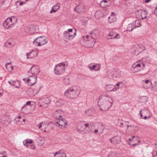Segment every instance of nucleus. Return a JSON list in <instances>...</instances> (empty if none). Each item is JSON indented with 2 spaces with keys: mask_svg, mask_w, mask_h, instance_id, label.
<instances>
[{
  "mask_svg": "<svg viewBox=\"0 0 157 157\" xmlns=\"http://www.w3.org/2000/svg\"><path fill=\"white\" fill-rule=\"evenodd\" d=\"M11 42H6V43L5 44V45L6 46H7V47H8V46L9 45H11Z\"/></svg>",
  "mask_w": 157,
  "mask_h": 157,
  "instance_id": "nucleus-48",
  "label": "nucleus"
},
{
  "mask_svg": "<svg viewBox=\"0 0 157 157\" xmlns=\"http://www.w3.org/2000/svg\"><path fill=\"white\" fill-rule=\"evenodd\" d=\"M108 157H118V155L116 152L111 151L109 153Z\"/></svg>",
  "mask_w": 157,
  "mask_h": 157,
  "instance_id": "nucleus-33",
  "label": "nucleus"
},
{
  "mask_svg": "<svg viewBox=\"0 0 157 157\" xmlns=\"http://www.w3.org/2000/svg\"><path fill=\"white\" fill-rule=\"evenodd\" d=\"M5 0H0V2L3 3Z\"/></svg>",
  "mask_w": 157,
  "mask_h": 157,
  "instance_id": "nucleus-62",
  "label": "nucleus"
},
{
  "mask_svg": "<svg viewBox=\"0 0 157 157\" xmlns=\"http://www.w3.org/2000/svg\"><path fill=\"white\" fill-rule=\"evenodd\" d=\"M149 82V80H147L145 81V82L146 84H147Z\"/></svg>",
  "mask_w": 157,
  "mask_h": 157,
  "instance_id": "nucleus-57",
  "label": "nucleus"
},
{
  "mask_svg": "<svg viewBox=\"0 0 157 157\" xmlns=\"http://www.w3.org/2000/svg\"><path fill=\"white\" fill-rule=\"evenodd\" d=\"M62 113L63 112L61 110H57L53 113V116L56 119L62 117Z\"/></svg>",
  "mask_w": 157,
  "mask_h": 157,
  "instance_id": "nucleus-20",
  "label": "nucleus"
},
{
  "mask_svg": "<svg viewBox=\"0 0 157 157\" xmlns=\"http://www.w3.org/2000/svg\"><path fill=\"white\" fill-rule=\"evenodd\" d=\"M44 143V139L43 138H40L39 142V145L42 146Z\"/></svg>",
  "mask_w": 157,
  "mask_h": 157,
  "instance_id": "nucleus-39",
  "label": "nucleus"
},
{
  "mask_svg": "<svg viewBox=\"0 0 157 157\" xmlns=\"http://www.w3.org/2000/svg\"><path fill=\"white\" fill-rule=\"evenodd\" d=\"M107 1L106 0H103L100 3V5L101 6H104L103 5V3L106 4L107 3Z\"/></svg>",
  "mask_w": 157,
  "mask_h": 157,
  "instance_id": "nucleus-42",
  "label": "nucleus"
},
{
  "mask_svg": "<svg viewBox=\"0 0 157 157\" xmlns=\"http://www.w3.org/2000/svg\"><path fill=\"white\" fill-rule=\"evenodd\" d=\"M136 139V140H137V137H136L134 136H132V138H129V140L130 141H132L134 140V139Z\"/></svg>",
  "mask_w": 157,
  "mask_h": 157,
  "instance_id": "nucleus-46",
  "label": "nucleus"
},
{
  "mask_svg": "<svg viewBox=\"0 0 157 157\" xmlns=\"http://www.w3.org/2000/svg\"><path fill=\"white\" fill-rule=\"evenodd\" d=\"M102 14L100 11H97L95 13L94 16L97 19H98L102 16Z\"/></svg>",
  "mask_w": 157,
  "mask_h": 157,
  "instance_id": "nucleus-31",
  "label": "nucleus"
},
{
  "mask_svg": "<svg viewBox=\"0 0 157 157\" xmlns=\"http://www.w3.org/2000/svg\"><path fill=\"white\" fill-rule=\"evenodd\" d=\"M113 139L114 140V144H117L120 143V138L118 136H115L113 137Z\"/></svg>",
  "mask_w": 157,
  "mask_h": 157,
  "instance_id": "nucleus-36",
  "label": "nucleus"
},
{
  "mask_svg": "<svg viewBox=\"0 0 157 157\" xmlns=\"http://www.w3.org/2000/svg\"><path fill=\"white\" fill-rule=\"evenodd\" d=\"M147 13L145 10H139L136 12V17L138 19H144L147 17Z\"/></svg>",
  "mask_w": 157,
  "mask_h": 157,
  "instance_id": "nucleus-10",
  "label": "nucleus"
},
{
  "mask_svg": "<svg viewBox=\"0 0 157 157\" xmlns=\"http://www.w3.org/2000/svg\"><path fill=\"white\" fill-rule=\"evenodd\" d=\"M60 3H57L55 5H54L52 8L50 13H52L56 12L60 8Z\"/></svg>",
  "mask_w": 157,
  "mask_h": 157,
  "instance_id": "nucleus-21",
  "label": "nucleus"
},
{
  "mask_svg": "<svg viewBox=\"0 0 157 157\" xmlns=\"http://www.w3.org/2000/svg\"><path fill=\"white\" fill-rule=\"evenodd\" d=\"M105 89L107 92L114 91L116 90L115 86L111 84L106 85L105 87Z\"/></svg>",
  "mask_w": 157,
  "mask_h": 157,
  "instance_id": "nucleus-19",
  "label": "nucleus"
},
{
  "mask_svg": "<svg viewBox=\"0 0 157 157\" xmlns=\"http://www.w3.org/2000/svg\"><path fill=\"white\" fill-rule=\"evenodd\" d=\"M80 91L78 87L72 86L68 88L64 92L65 95L71 98H77L80 94Z\"/></svg>",
  "mask_w": 157,
  "mask_h": 157,
  "instance_id": "nucleus-2",
  "label": "nucleus"
},
{
  "mask_svg": "<svg viewBox=\"0 0 157 157\" xmlns=\"http://www.w3.org/2000/svg\"><path fill=\"white\" fill-rule=\"evenodd\" d=\"M67 66V65L64 62L57 64L55 66L54 70L55 73L56 75L62 74L65 72V68Z\"/></svg>",
  "mask_w": 157,
  "mask_h": 157,
  "instance_id": "nucleus-4",
  "label": "nucleus"
},
{
  "mask_svg": "<svg viewBox=\"0 0 157 157\" xmlns=\"http://www.w3.org/2000/svg\"><path fill=\"white\" fill-rule=\"evenodd\" d=\"M109 140L111 142V143H112V144H114V140H113V137L111 138V139H109Z\"/></svg>",
  "mask_w": 157,
  "mask_h": 157,
  "instance_id": "nucleus-49",
  "label": "nucleus"
},
{
  "mask_svg": "<svg viewBox=\"0 0 157 157\" xmlns=\"http://www.w3.org/2000/svg\"><path fill=\"white\" fill-rule=\"evenodd\" d=\"M94 132L95 133H97V132H98V129H95V130L94 131Z\"/></svg>",
  "mask_w": 157,
  "mask_h": 157,
  "instance_id": "nucleus-55",
  "label": "nucleus"
},
{
  "mask_svg": "<svg viewBox=\"0 0 157 157\" xmlns=\"http://www.w3.org/2000/svg\"><path fill=\"white\" fill-rule=\"evenodd\" d=\"M13 69V67L11 65V67H10V71H11Z\"/></svg>",
  "mask_w": 157,
  "mask_h": 157,
  "instance_id": "nucleus-59",
  "label": "nucleus"
},
{
  "mask_svg": "<svg viewBox=\"0 0 157 157\" xmlns=\"http://www.w3.org/2000/svg\"><path fill=\"white\" fill-rule=\"evenodd\" d=\"M68 32L70 33V40H72L75 37L76 35V31L75 30L73 31V29H68Z\"/></svg>",
  "mask_w": 157,
  "mask_h": 157,
  "instance_id": "nucleus-25",
  "label": "nucleus"
},
{
  "mask_svg": "<svg viewBox=\"0 0 157 157\" xmlns=\"http://www.w3.org/2000/svg\"><path fill=\"white\" fill-rule=\"evenodd\" d=\"M11 63H6V69L8 70L9 71H10V67L11 66Z\"/></svg>",
  "mask_w": 157,
  "mask_h": 157,
  "instance_id": "nucleus-37",
  "label": "nucleus"
},
{
  "mask_svg": "<svg viewBox=\"0 0 157 157\" xmlns=\"http://www.w3.org/2000/svg\"><path fill=\"white\" fill-rule=\"evenodd\" d=\"M38 28L37 26L30 25L25 27V31L27 33L32 34L37 32Z\"/></svg>",
  "mask_w": 157,
  "mask_h": 157,
  "instance_id": "nucleus-9",
  "label": "nucleus"
},
{
  "mask_svg": "<svg viewBox=\"0 0 157 157\" xmlns=\"http://www.w3.org/2000/svg\"><path fill=\"white\" fill-rule=\"evenodd\" d=\"M97 65H98L96 66V67H97V68L95 70V71H99L101 69V64H97Z\"/></svg>",
  "mask_w": 157,
  "mask_h": 157,
  "instance_id": "nucleus-41",
  "label": "nucleus"
},
{
  "mask_svg": "<svg viewBox=\"0 0 157 157\" xmlns=\"http://www.w3.org/2000/svg\"><path fill=\"white\" fill-rule=\"evenodd\" d=\"M11 82H12V83L16 82V81H15L14 80H12L11 81Z\"/></svg>",
  "mask_w": 157,
  "mask_h": 157,
  "instance_id": "nucleus-64",
  "label": "nucleus"
},
{
  "mask_svg": "<svg viewBox=\"0 0 157 157\" xmlns=\"http://www.w3.org/2000/svg\"><path fill=\"white\" fill-rule=\"evenodd\" d=\"M36 75H34L33 77H29L27 82L29 85L32 86L36 83Z\"/></svg>",
  "mask_w": 157,
  "mask_h": 157,
  "instance_id": "nucleus-12",
  "label": "nucleus"
},
{
  "mask_svg": "<svg viewBox=\"0 0 157 157\" xmlns=\"http://www.w3.org/2000/svg\"><path fill=\"white\" fill-rule=\"evenodd\" d=\"M150 0H145V2L146 3H148V2H149Z\"/></svg>",
  "mask_w": 157,
  "mask_h": 157,
  "instance_id": "nucleus-61",
  "label": "nucleus"
},
{
  "mask_svg": "<svg viewBox=\"0 0 157 157\" xmlns=\"http://www.w3.org/2000/svg\"><path fill=\"white\" fill-rule=\"evenodd\" d=\"M63 35L64 37L67 39L70 40V33L68 32V29L64 32Z\"/></svg>",
  "mask_w": 157,
  "mask_h": 157,
  "instance_id": "nucleus-32",
  "label": "nucleus"
},
{
  "mask_svg": "<svg viewBox=\"0 0 157 157\" xmlns=\"http://www.w3.org/2000/svg\"><path fill=\"white\" fill-rule=\"evenodd\" d=\"M140 64H141V66H142V65H143V67H145V64L142 63Z\"/></svg>",
  "mask_w": 157,
  "mask_h": 157,
  "instance_id": "nucleus-58",
  "label": "nucleus"
},
{
  "mask_svg": "<svg viewBox=\"0 0 157 157\" xmlns=\"http://www.w3.org/2000/svg\"><path fill=\"white\" fill-rule=\"evenodd\" d=\"M12 22L9 20V18H7L4 21L3 25V26L6 29L12 28L13 26Z\"/></svg>",
  "mask_w": 157,
  "mask_h": 157,
  "instance_id": "nucleus-16",
  "label": "nucleus"
},
{
  "mask_svg": "<svg viewBox=\"0 0 157 157\" xmlns=\"http://www.w3.org/2000/svg\"><path fill=\"white\" fill-rule=\"evenodd\" d=\"M85 113L86 115L88 116H90L92 115L93 114V112L92 110L89 109L86 110L85 111Z\"/></svg>",
  "mask_w": 157,
  "mask_h": 157,
  "instance_id": "nucleus-35",
  "label": "nucleus"
},
{
  "mask_svg": "<svg viewBox=\"0 0 157 157\" xmlns=\"http://www.w3.org/2000/svg\"><path fill=\"white\" fill-rule=\"evenodd\" d=\"M154 13H155V14L157 15V7H156Z\"/></svg>",
  "mask_w": 157,
  "mask_h": 157,
  "instance_id": "nucleus-52",
  "label": "nucleus"
},
{
  "mask_svg": "<svg viewBox=\"0 0 157 157\" xmlns=\"http://www.w3.org/2000/svg\"><path fill=\"white\" fill-rule=\"evenodd\" d=\"M30 70L31 71V73H32L34 75L36 76V75L38 74L40 72L39 69L37 67L34 66L31 67Z\"/></svg>",
  "mask_w": 157,
  "mask_h": 157,
  "instance_id": "nucleus-22",
  "label": "nucleus"
},
{
  "mask_svg": "<svg viewBox=\"0 0 157 157\" xmlns=\"http://www.w3.org/2000/svg\"><path fill=\"white\" fill-rule=\"evenodd\" d=\"M62 101V100L61 99H59L58 101H57V102H56V105H59V106L60 105H59L58 104V103L59 102H61Z\"/></svg>",
  "mask_w": 157,
  "mask_h": 157,
  "instance_id": "nucleus-47",
  "label": "nucleus"
},
{
  "mask_svg": "<svg viewBox=\"0 0 157 157\" xmlns=\"http://www.w3.org/2000/svg\"><path fill=\"white\" fill-rule=\"evenodd\" d=\"M97 64L95 65H93L92 67H91L90 66H88V67L91 70L93 71V70H94L95 69V68H96L97 66Z\"/></svg>",
  "mask_w": 157,
  "mask_h": 157,
  "instance_id": "nucleus-38",
  "label": "nucleus"
},
{
  "mask_svg": "<svg viewBox=\"0 0 157 157\" xmlns=\"http://www.w3.org/2000/svg\"><path fill=\"white\" fill-rule=\"evenodd\" d=\"M113 103L112 98L108 96L103 95L100 97L98 101V105L101 110L104 111L108 110Z\"/></svg>",
  "mask_w": 157,
  "mask_h": 157,
  "instance_id": "nucleus-1",
  "label": "nucleus"
},
{
  "mask_svg": "<svg viewBox=\"0 0 157 157\" xmlns=\"http://www.w3.org/2000/svg\"><path fill=\"white\" fill-rule=\"evenodd\" d=\"M64 82L66 85L69 84L70 82L69 78H65L64 79Z\"/></svg>",
  "mask_w": 157,
  "mask_h": 157,
  "instance_id": "nucleus-40",
  "label": "nucleus"
},
{
  "mask_svg": "<svg viewBox=\"0 0 157 157\" xmlns=\"http://www.w3.org/2000/svg\"><path fill=\"white\" fill-rule=\"evenodd\" d=\"M67 122L66 120L62 117L56 119L55 123L57 126L62 128V127H65V125L67 124Z\"/></svg>",
  "mask_w": 157,
  "mask_h": 157,
  "instance_id": "nucleus-7",
  "label": "nucleus"
},
{
  "mask_svg": "<svg viewBox=\"0 0 157 157\" xmlns=\"http://www.w3.org/2000/svg\"><path fill=\"white\" fill-rule=\"evenodd\" d=\"M59 157H66V154L65 153L59 152Z\"/></svg>",
  "mask_w": 157,
  "mask_h": 157,
  "instance_id": "nucleus-44",
  "label": "nucleus"
},
{
  "mask_svg": "<svg viewBox=\"0 0 157 157\" xmlns=\"http://www.w3.org/2000/svg\"><path fill=\"white\" fill-rule=\"evenodd\" d=\"M50 101L49 96L47 95H43L40 98L39 103L42 104L40 105L39 106L40 107H47L48 104L50 103Z\"/></svg>",
  "mask_w": 157,
  "mask_h": 157,
  "instance_id": "nucleus-5",
  "label": "nucleus"
},
{
  "mask_svg": "<svg viewBox=\"0 0 157 157\" xmlns=\"http://www.w3.org/2000/svg\"><path fill=\"white\" fill-rule=\"evenodd\" d=\"M120 83H119V82L117 83L116 84V86H120Z\"/></svg>",
  "mask_w": 157,
  "mask_h": 157,
  "instance_id": "nucleus-60",
  "label": "nucleus"
},
{
  "mask_svg": "<svg viewBox=\"0 0 157 157\" xmlns=\"http://www.w3.org/2000/svg\"><path fill=\"white\" fill-rule=\"evenodd\" d=\"M142 111V110H141L140 111V113H139V115H140V116L141 117V118H143V117H142L143 115H142V113H141Z\"/></svg>",
  "mask_w": 157,
  "mask_h": 157,
  "instance_id": "nucleus-50",
  "label": "nucleus"
},
{
  "mask_svg": "<svg viewBox=\"0 0 157 157\" xmlns=\"http://www.w3.org/2000/svg\"><path fill=\"white\" fill-rule=\"evenodd\" d=\"M103 6H101V7H102V8H105V7L106 6V3H103Z\"/></svg>",
  "mask_w": 157,
  "mask_h": 157,
  "instance_id": "nucleus-54",
  "label": "nucleus"
},
{
  "mask_svg": "<svg viewBox=\"0 0 157 157\" xmlns=\"http://www.w3.org/2000/svg\"><path fill=\"white\" fill-rule=\"evenodd\" d=\"M83 42L87 47L92 48L94 46L96 42L95 39L92 36L86 35L83 37Z\"/></svg>",
  "mask_w": 157,
  "mask_h": 157,
  "instance_id": "nucleus-3",
  "label": "nucleus"
},
{
  "mask_svg": "<svg viewBox=\"0 0 157 157\" xmlns=\"http://www.w3.org/2000/svg\"><path fill=\"white\" fill-rule=\"evenodd\" d=\"M8 82L10 84V85L11 86H14V85L13 84H12L11 83V82L9 81Z\"/></svg>",
  "mask_w": 157,
  "mask_h": 157,
  "instance_id": "nucleus-56",
  "label": "nucleus"
},
{
  "mask_svg": "<svg viewBox=\"0 0 157 157\" xmlns=\"http://www.w3.org/2000/svg\"><path fill=\"white\" fill-rule=\"evenodd\" d=\"M9 20L11 22H12V24H13V26L16 24L17 21V19L16 17L12 16L9 18Z\"/></svg>",
  "mask_w": 157,
  "mask_h": 157,
  "instance_id": "nucleus-26",
  "label": "nucleus"
},
{
  "mask_svg": "<svg viewBox=\"0 0 157 157\" xmlns=\"http://www.w3.org/2000/svg\"><path fill=\"white\" fill-rule=\"evenodd\" d=\"M104 129V127L102 124H99L98 125V129L99 130L100 133L101 134L102 133Z\"/></svg>",
  "mask_w": 157,
  "mask_h": 157,
  "instance_id": "nucleus-34",
  "label": "nucleus"
},
{
  "mask_svg": "<svg viewBox=\"0 0 157 157\" xmlns=\"http://www.w3.org/2000/svg\"><path fill=\"white\" fill-rule=\"evenodd\" d=\"M144 87L145 88V89H147V88L148 87L147 86H145V85H144Z\"/></svg>",
  "mask_w": 157,
  "mask_h": 157,
  "instance_id": "nucleus-63",
  "label": "nucleus"
},
{
  "mask_svg": "<svg viewBox=\"0 0 157 157\" xmlns=\"http://www.w3.org/2000/svg\"><path fill=\"white\" fill-rule=\"evenodd\" d=\"M59 152H56L54 155V157H59Z\"/></svg>",
  "mask_w": 157,
  "mask_h": 157,
  "instance_id": "nucleus-45",
  "label": "nucleus"
},
{
  "mask_svg": "<svg viewBox=\"0 0 157 157\" xmlns=\"http://www.w3.org/2000/svg\"><path fill=\"white\" fill-rule=\"evenodd\" d=\"M118 121L117 125L121 127H126V130H127L129 127L131 126V125H128V122L122 121H120L119 119L118 120Z\"/></svg>",
  "mask_w": 157,
  "mask_h": 157,
  "instance_id": "nucleus-15",
  "label": "nucleus"
},
{
  "mask_svg": "<svg viewBox=\"0 0 157 157\" xmlns=\"http://www.w3.org/2000/svg\"><path fill=\"white\" fill-rule=\"evenodd\" d=\"M48 41V38L45 36H40L36 38L33 42V43L36 45L40 46L46 44Z\"/></svg>",
  "mask_w": 157,
  "mask_h": 157,
  "instance_id": "nucleus-6",
  "label": "nucleus"
},
{
  "mask_svg": "<svg viewBox=\"0 0 157 157\" xmlns=\"http://www.w3.org/2000/svg\"><path fill=\"white\" fill-rule=\"evenodd\" d=\"M117 21V18L116 15L113 12H112L111 15L109 17L108 21L109 23H111L116 21Z\"/></svg>",
  "mask_w": 157,
  "mask_h": 157,
  "instance_id": "nucleus-23",
  "label": "nucleus"
},
{
  "mask_svg": "<svg viewBox=\"0 0 157 157\" xmlns=\"http://www.w3.org/2000/svg\"><path fill=\"white\" fill-rule=\"evenodd\" d=\"M48 124L45 122H41L40 124H38V128L46 132V129L48 126Z\"/></svg>",
  "mask_w": 157,
  "mask_h": 157,
  "instance_id": "nucleus-18",
  "label": "nucleus"
},
{
  "mask_svg": "<svg viewBox=\"0 0 157 157\" xmlns=\"http://www.w3.org/2000/svg\"><path fill=\"white\" fill-rule=\"evenodd\" d=\"M38 54L37 50H32L29 52L27 53L25 56L27 59H33L36 57Z\"/></svg>",
  "mask_w": 157,
  "mask_h": 157,
  "instance_id": "nucleus-11",
  "label": "nucleus"
},
{
  "mask_svg": "<svg viewBox=\"0 0 157 157\" xmlns=\"http://www.w3.org/2000/svg\"><path fill=\"white\" fill-rule=\"evenodd\" d=\"M112 77L114 79L121 76V71L119 70L114 69L111 73Z\"/></svg>",
  "mask_w": 157,
  "mask_h": 157,
  "instance_id": "nucleus-14",
  "label": "nucleus"
},
{
  "mask_svg": "<svg viewBox=\"0 0 157 157\" xmlns=\"http://www.w3.org/2000/svg\"><path fill=\"white\" fill-rule=\"evenodd\" d=\"M26 2H21L19 3V5L20 6H22V5L24 4Z\"/></svg>",
  "mask_w": 157,
  "mask_h": 157,
  "instance_id": "nucleus-51",
  "label": "nucleus"
},
{
  "mask_svg": "<svg viewBox=\"0 0 157 157\" xmlns=\"http://www.w3.org/2000/svg\"><path fill=\"white\" fill-rule=\"evenodd\" d=\"M85 8V6L83 3H80L78 5L76 6L74 9L75 10H77V12L80 13L83 12Z\"/></svg>",
  "mask_w": 157,
  "mask_h": 157,
  "instance_id": "nucleus-17",
  "label": "nucleus"
},
{
  "mask_svg": "<svg viewBox=\"0 0 157 157\" xmlns=\"http://www.w3.org/2000/svg\"><path fill=\"white\" fill-rule=\"evenodd\" d=\"M77 130L78 131H83L84 129L83 127V124H79L77 125Z\"/></svg>",
  "mask_w": 157,
  "mask_h": 157,
  "instance_id": "nucleus-29",
  "label": "nucleus"
},
{
  "mask_svg": "<svg viewBox=\"0 0 157 157\" xmlns=\"http://www.w3.org/2000/svg\"><path fill=\"white\" fill-rule=\"evenodd\" d=\"M139 61L136 62L132 65V67L135 69L137 72L141 70V64L140 63H138Z\"/></svg>",
  "mask_w": 157,
  "mask_h": 157,
  "instance_id": "nucleus-24",
  "label": "nucleus"
},
{
  "mask_svg": "<svg viewBox=\"0 0 157 157\" xmlns=\"http://www.w3.org/2000/svg\"><path fill=\"white\" fill-rule=\"evenodd\" d=\"M83 125L85 126L86 127H87L88 126L89 124L87 123L84 124Z\"/></svg>",
  "mask_w": 157,
  "mask_h": 157,
  "instance_id": "nucleus-53",
  "label": "nucleus"
},
{
  "mask_svg": "<svg viewBox=\"0 0 157 157\" xmlns=\"http://www.w3.org/2000/svg\"><path fill=\"white\" fill-rule=\"evenodd\" d=\"M31 71H30V70H29V71L28 72V75L29 76V77H33V76H34L33 74L32 73H31Z\"/></svg>",
  "mask_w": 157,
  "mask_h": 157,
  "instance_id": "nucleus-43",
  "label": "nucleus"
},
{
  "mask_svg": "<svg viewBox=\"0 0 157 157\" xmlns=\"http://www.w3.org/2000/svg\"><path fill=\"white\" fill-rule=\"evenodd\" d=\"M107 37L109 39L119 38L120 37V36L119 34L116 33L115 32L112 31L108 35Z\"/></svg>",
  "mask_w": 157,
  "mask_h": 157,
  "instance_id": "nucleus-13",
  "label": "nucleus"
},
{
  "mask_svg": "<svg viewBox=\"0 0 157 157\" xmlns=\"http://www.w3.org/2000/svg\"><path fill=\"white\" fill-rule=\"evenodd\" d=\"M33 144V140L30 139H27L23 141L24 145L27 147L28 148L32 150H35L36 147Z\"/></svg>",
  "mask_w": 157,
  "mask_h": 157,
  "instance_id": "nucleus-8",
  "label": "nucleus"
},
{
  "mask_svg": "<svg viewBox=\"0 0 157 157\" xmlns=\"http://www.w3.org/2000/svg\"><path fill=\"white\" fill-rule=\"evenodd\" d=\"M132 24L134 25L135 28L136 27H139L141 25V24L139 20L135 21V22H133Z\"/></svg>",
  "mask_w": 157,
  "mask_h": 157,
  "instance_id": "nucleus-27",
  "label": "nucleus"
},
{
  "mask_svg": "<svg viewBox=\"0 0 157 157\" xmlns=\"http://www.w3.org/2000/svg\"><path fill=\"white\" fill-rule=\"evenodd\" d=\"M31 104L30 101H28L26 103V104L23 106L21 109V111L25 113H27V112L25 111V106L26 105H29Z\"/></svg>",
  "mask_w": 157,
  "mask_h": 157,
  "instance_id": "nucleus-30",
  "label": "nucleus"
},
{
  "mask_svg": "<svg viewBox=\"0 0 157 157\" xmlns=\"http://www.w3.org/2000/svg\"><path fill=\"white\" fill-rule=\"evenodd\" d=\"M134 25H133L132 23L129 24L127 27V30L128 31L130 32L132 31V30L135 29Z\"/></svg>",
  "mask_w": 157,
  "mask_h": 157,
  "instance_id": "nucleus-28",
  "label": "nucleus"
}]
</instances>
